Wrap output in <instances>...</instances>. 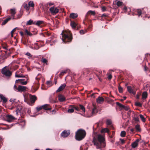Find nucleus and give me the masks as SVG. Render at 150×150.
Returning <instances> with one entry per match:
<instances>
[{
  "label": "nucleus",
  "mask_w": 150,
  "mask_h": 150,
  "mask_svg": "<svg viewBox=\"0 0 150 150\" xmlns=\"http://www.w3.org/2000/svg\"><path fill=\"white\" fill-rule=\"evenodd\" d=\"M105 139L104 137L101 135H99L98 136L97 139L93 138V143L94 145L96 146L97 149H100L101 148L102 143L103 144V147L105 146L104 143Z\"/></svg>",
  "instance_id": "nucleus-1"
},
{
  "label": "nucleus",
  "mask_w": 150,
  "mask_h": 150,
  "mask_svg": "<svg viewBox=\"0 0 150 150\" xmlns=\"http://www.w3.org/2000/svg\"><path fill=\"white\" fill-rule=\"evenodd\" d=\"M86 134V133L85 130L80 129L76 133V139L77 140L80 141L85 137Z\"/></svg>",
  "instance_id": "nucleus-2"
},
{
  "label": "nucleus",
  "mask_w": 150,
  "mask_h": 150,
  "mask_svg": "<svg viewBox=\"0 0 150 150\" xmlns=\"http://www.w3.org/2000/svg\"><path fill=\"white\" fill-rule=\"evenodd\" d=\"M62 41L64 42H69L72 40V37L71 34L69 32L66 31L62 32Z\"/></svg>",
  "instance_id": "nucleus-3"
},
{
  "label": "nucleus",
  "mask_w": 150,
  "mask_h": 150,
  "mask_svg": "<svg viewBox=\"0 0 150 150\" xmlns=\"http://www.w3.org/2000/svg\"><path fill=\"white\" fill-rule=\"evenodd\" d=\"M1 73L4 75L8 77L10 76L12 74V72L8 69L6 68V67L2 69Z\"/></svg>",
  "instance_id": "nucleus-4"
},
{
  "label": "nucleus",
  "mask_w": 150,
  "mask_h": 150,
  "mask_svg": "<svg viewBox=\"0 0 150 150\" xmlns=\"http://www.w3.org/2000/svg\"><path fill=\"white\" fill-rule=\"evenodd\" d=\"M29 98H30V102H29L28 100L26 99H25V101L28 104L30 105V103H35V101L37 100V97L34 95H29Z\"/></svg>",
  "instance_id": "nucleus-5"
},
{
  "label": "nucleus",
  "mask_w": 150,
  "mask_h": 150,
  "mask_svg": "<svg viewBox=\"0 0 150 150\" xmlns=\"http://www.w3.org/2000/svg\"><path fill=\"white\" fill-rule=\"evenodd\" d=\"M25 79H26V80L25 81H23V80H21V79L16 80V83H21L23 85H26L28 83V76H26Z\"/></svg>",
  "instance_id": "nucleus-6"
},
{
  "label": "nucleus",
  "mask_w": 150,
  "mask_h": 150,
  "mask_svg": "<svg viewBox=\"0 0 150 150\" xmlns=\"http://www.w3.org/2000/svg\"><path fill=\"white\" fill-rule=\"evenodd\" d=\"M6 121L8 122H11L14 120L15 118L12 115H6Z\"/></svg>",
  "instance_id": "nucleus-7"
},
{
  "label": "nucleus",
  "mask_w": 150,
  "mask_h": 150,
  "mask_svg": "<svg viewBox=\"0 0 150 150\" xmlns=\"http://www.w3.org/2000/svg\"><path fill=\"white\" fill-rule=\"evenodd\" d=\"M27 88L25 86H18V92H22L26 91Z\"/></svg>",
  "instance_id": "nucleus-8"
},
{
  "label": "nucleus",
  "mask_w": 150,
  "mask_h": 150,
  "mask_svg": "<svg viewBox=\"0 0 150 150\" xmlns=\"http://www.w3.org/2000/svg\"><path fill=\"white\" fill-rule=\"evenodd\" d=\"M7 57V55L6 54H2L0 56V64L3 63Z\"/></svg>",
  "instance_id": "nucleus-9"
},
{
  "label": "nucleus",
  "mask_w": 150,
  "mask_h": 150,
  "mask_svg": "<svg viewBox=\"0 0 150 150\" xmlns=\"http://www.w3.org/2000/svg\"><path fill=\"white\" fill-rule=\"evenodd\" d=\"M139 140V139H137L135 142H133L131 144L132 148H135L137 147L138 145V142Z\"/></svg>",
  "instance_id": "nucleus-10"
},
{
  "label": "nucleus",
  "mask_w": 150,
  "mask_h": 150,
  "mask_svg": "<svg viewBox=\"0 0 150 150\" xmlns=\"http://www.w3.org/2000/svg\"><path fill=\"white\" fill-rule=\"evenodd\" d=\"M50 11L53 14H56L58 12V9L54 7H51L50 8Z\"/></svg>",
  "instance_id": "nucleus-11"
},
{
  "label": "nucleus",
  "mask_w": 150,
  "mask_h": 150,
  "mask_svg": "<svg viewBox=\"0 0 150 150\" xmlns=\"http://www.w3.org/2000/svg\"><path fill=\"white\" fill-rule=\"evenodd\" d=\"M70 134L69 131L68 130H64L61 133V136L63 137H67Z\"/></svg>",
  "instance_id": "nucleus-12"
},
{
  "label": "nucleus",
  "mask_w": 150,
  "mask_h": 150,
  "mask_svg": "<svg viewBox=\"0 0 150 150\" xmlns=\"http://www.w3.org/2000/svg\"><path fill=\"white\" fill-rule=\"evenodd\" d=\"M96 101L98 103L102 104L104 102V99L102 97L99 96L96 99Z\"/></svg>",
  "instance_id": "nucleus-13"
},
{
  "label": "nucleus",
  "mask_w": 150,
  "mask_h": 150,
  "mask_svg": "<svg viewBox=\"0 0 150 150\" xmlns=\"http://www.w3.org/2000/svg\"><path fill=\"white\" fill-rule=\"evenodd\" d=\"M43 109L45 110H50L52 109L51 107L49 104H45L43 105Z\"/></svg>",
  "instance_id": "nucleus-14"
},
{
  "label": "nucleus",
  "mask_w": 150,
  "mask_h": 150,
  "mask_svg": "<svg viewBox=\"0 0 150 150\" xmlns=\"http://www.w3.org/2000/svg\"><path fill=\"white\" fill-rule=\"evenodd\" d=\"M127 91L128 92L130 93L135 94V92L132 89V87L130 86H128L127 87Z\"/></svg>",
  "instance_id": "nucleus-15"
},
{
  "label": "nucleus",
  "mask_w": 150,
  "mask_h": 150,
  "mask_svg": "<svg viewBox=\"0 0 150 150\" xmlns=\"http://www.w3.org/2000/svg\"><path fill=\"white\" fill-rule=\"evenodd\" d=\"M66 85L65 84H62L57 90V92H59L62 91L65 87Z\"/></svg>",
  "instance_id": "nucleus-16"
},
{
  "label": "nucleus",
  "mask_w": 150,
  "mask_h": 150,
  "mask_svg": "<svg viewBox=\"0 0 150 150\" xmlns=\"http://www.w3.org/2000/svg\"><path fill=\"white\" fill-rule=\"evenodd\" d=\"M23 14L21 10L20 11L19 13L17 14L16 16H13V19H18L21 17Z\"/></svg>",
  "instance_id": "nucleus-17"
},
{
  "label": "nucleus",
  "mask_w": 150,
  "mask_h": 150,
  "mask_svg": "<svg viewBox=\"0 0 150 150\" xmlns=\"http://www.w3.org/2000/svg\"><path fill=\"white\" fill-rule=\"evenodd\" d=\"M58 98L60 102H63L65 100V98L62 95H58Z\"/></svg>",
  "instance_id": "nucleus-18"
},
{
  "label": "nucleus",
  "mask_w": 150,
  "mask_h": 150,
  "mask_svg": "<svg viewBox=\"0 0 150 150\" xmlns=\"http://www.w3.org/2000/svg\"><path fill=\"white\" fill-rule=\"evenodd\" d=\"M97 112L96 110V108L95 106L94 107L93 109H92V115H91L86 116L87 117H90L92 116L93 115L95 114Z\"/></svg>",
  "instance_id": "nucleus-19"
},
{
  "label": "nucleus",
  "mask_w": 150,
  "mask_h": 150,
  "mask_svg": "<svg viewBox=\"0 0 150 150\" xmlns=\"http://www.w3.org/2000/svg\"><path fill=\"white\" fill-rule=\"evenodd\" d=\"M144 9H137L136 10V12L137 13V14L139 16H140L142 13H144Z\"/></svg>",
  "instance_id": "nucleus-20"
},
{
  "label": "nucleus",
  "mask_w": 150,
  "mask_h": 150,
  "mask_svg": "<svg viewBox=\"0 0 150 150\" xmlns=\"http://www.w3.org/2000/svg\"><path fill=\"white\" fill-rule=\"evenodd\" d=\"M74 106L73 105H71L70 108L67 110V112L69 113H72L74 111Z\"/></svg>",
  "instance_id": "nucleus-21"
},
{
  "label": "nucleus",
  "mask_w": 150,
  "mask_h": 150,
  "mask_svg": "<svg viewBox=\"0 0 150 150\" xmlns=\"http://www.w3.org/2000/svg\"><path fill=\"white\" fill-rule=\"evenodd\" d=\"M0 98L2 100L4 103H6L7 101V99L3 95L0 94Z\"/></svg>",
  "instance_id": "nucleus-22"
},
{
  "label": "nucleus",
  "mask_w": 150,
  "mask_h": 150,
  "mask_svg": "<svg viewBox=\"0 0 150 150\" xmlns=\"http://www.w3.org/2000/svg\"><path fill=\"white\" fill-rule=\"evenodd\" d=\"M11 17H9L4 20L2 23L1 24V25H5L9 21L11 20Z\"/></svg>",
  "instance_id": "nucleus-23"
},
{
  "label": "nucleus",
  "mask_w": 150,
  "mask_h": 150,
  "mask_svg": "<svg viewBox=\"0 0 150 150\" xmlns=\"http://www.w3.org/2000/svg\"><path fill=\"white\" fill-rule=\"evenodd\" d=\"M78 16V15L76 13H72L70 15V17L73 19L76 18Z\"/></svg>",
  "instance_id": "nucleus-24"
},
{
  "label": "nucleus",
  "mask_w": 150,
  "mask_h": 150,
  "mask_svg": "<svg viewBox=\"0 0 150 150\" xmlns=\"http://www.w3.org/2000/svg\"><path fill=\"white\" fill-rule=\"evenodd\" d=\"M10 11L11 16L13 18V16H15L14 15L16 13V9L14 8L11 9L10 10Z\"/></svg>",
  "instance_id": "nucleus-25"
},
{
  "label": "nucleus",
  "mask_w": 150,
  "mask_h": 150,
  "mask_svg": "<svg viewBox=\"0 0 150 150\" xmlns=\"http://www.w3.org/2000/svg\"><path fill=\"white\" fill-rule=\"evenodd\" d=\"M70 25L72 28L73 29H75L77 26L76 23L73 21H71L70 23Z\"/></svg>",
  "instance_id": "nucleus-26"
},
{
  "label": "nucleus",
  "mask_w": 150,
  "mask_h": 150,
  "mask_svg": "<svg viewBox=\"0 0 150 150\" xmlns=\"http://www.w3.org/2000/svg\"><path fill=\"white\" fill-rule=\"evenodd\" d=\"M147 97V93L146 92H144L143 93L142 96V99H145Z\"/></svg>",
  "instance_id": "nucleus-27"
},
{
  "label": "nucleus",
  "mask_w": 150,
  "mask_h": 150,
  "mask_svg": "<svg viewBox=\"0 0 150 150\" xmlns=\"http://www.w3.org/2000/svg\"><path fill=\"white\" fill-rule=\"evenodd\" d=\"M28 5L29 6V7H31L32 8H33L34 7V4L33 3V1H30L28 3Z\"/></svg>",
  "instance_id": "nucleus-28"
},
{
  "label": "nucleus",
  "mask_w": 150,
  "mask_h": 150,
  "mask_svg": "<svg viewBox=\"0 0 150 150\" xmlns=\"http://www.w3.org/2000/svg\"><path fill=\"white\" fill-rule=\"evenodd\" d=\"M35 22H33V21L30 20L26 23L27 25H30L32 24H35Z\"/></svg>",
  "instance_id": "nucleus-29"
},
{
  "label": "nucleus",
  "mask_w": 150,
  "mask_h": 150,
  "mask_svg": "<svg viewBox=\"0 0 150 150\" xmlns=\"http://www.w3.org/2000/svg\"><path fill=\"white\" fill-rule=\"evenodd\" d=\"M35 24L38 26H39L43 23V22L42 21H37L36 22L35 21Z\"/></svg>",
  "instance_id": "nucleus-30"
},
{
  "label": "nucleus",
  "mask_w": 150,
  "mask_h": 150,
  "mask_svg": "<svg viewBox=\"0 0 150 150\" xmlns=\"http://www.w3.org/2000/svg\"><path fill=\"white\" fill-rule=\"evenodd\" d=\"M109 130L107 128H105L102 129L101 130V132L102 133H105L107 132L108 133H109Z\"/></svg>",
  "instance_id": "nucleus-31"
},
{
  "label": "nucleus",
  "mask_w": 150,
  "mask_h": 150,
  "mask_svg": "<svg viewBox=\"0 0 150 150\" xmlns=\"http://www.w3.org/2000/svg\"><path fill=\"white\" fill-rule=\"evenodd\" d=\"M41 61L43 63L46 64H47L48 61L46 59L43 58L42 57V58Z\"/></svg>",
  "instance_id": "nucleus-32"
},
{
  "label": "nucleus",
  "mask_w": 150,
  "mask_h": 150,
  "mask_svg": "<svg viewBox=\"0 0 150 150\" xmlns=\"http://www.w3.org/2000/svg\"><path fill=\"white\" fill-rule=\"evenodd\" d=\"M139 116L142 120V121L143 122H145L146 121V119L144 117L143 115L141 114L139 115Z\"/></svg>",
  "instance_id": "nucleus-33"
},
{
  "label": "nucleus",
  "mask_w": 150,
  "mask_h": 150,
  "mask_svg": "<svg viewBox=\"0 0 150 150\" xmlns=\"http://www.w3.org/2000/svg\"><path fill=\"white\" fill-rule=\"evenodd\" d=\"M67 70H65L62 71L59 74V76H63L67 73Z\"/></svg>",
  "instance_id": "nucleus-34"
},
{
  "label": "nucleus",
  "mask_w": 150,
  "mask_h": 150,
  "mask_svg": "<svg viewBox=\"0 0 150 150\" xmlns=\"http://www.w3.org/2000/svg\"><path fill=\"white\" fill-rule=\"evenodd\" d=\"M79 107L81 110L83 112H85V107L81 105H79Z\"/></svg>",
  "instance_id": "nucleus-35"
},
{
  "label": "nucleus",
  "mask_w": 150,
  "mask_h": 150,
  "mask_svg": "<svg viewBox=\"0 0 150 150\" xmlns=\"http://www.w3.org/2000/svg\"><path fill=\"white\" fill-rule=\"evenodd\" d=\"M122 2L120 1H117L116 3V5L118 6H121L122 5Z\"/></svg>",
  "instance_id": "nucleus-36"
},
{
  "label": "nucleus",
  "mask_w": 150,
  "mask_h": 150,
  "mask_svg": "<svg viewBox=\"0 0 150 150\" xmlns=\"http://www.w3.org/2000/svg\"><path fill=\"white\" fill-rule=\"evenodd\" d=\"M126 134V132L124 131H122L120 134V136L122 137H125Z\"/></svg>",
  "instance_id": "nucleus-37"
},
{
  "label": "nucleus",
  "mask_w": 150,
  "mask_h": 150,
  "mask_svg": "<svg viewBox=\"0 0 150 150\" xmlns=\"http://www.w3.org/2000/svg\"><path fill=\"white\" fill-rule=\"evenodd\" d=\"M87 13L88 14L94 15L95 14V12L94 11H88Z\"/></svg>",
  "instance_id": "nucleus-38"
},
{
  "label": "nucleus",
  "mask_w": 150,
  "mask_h": 150,
  "mask_svg": "<svg viewBox=\"0 0 150 150\" xmlns=\"http://www.w3.org/2000/svg\"><path fill=\"white\" fill-rule=\"evenodd\" d=\"M43 105H42V106H38L36 108L37 110L38 111H40V110H42V109H43Z\"/></svg>",
  "instance_id": "nucleus-39"
},
{
  "label": "nucleus",
  "mask_w": 150,
  "mask_h": 150,
  "mask_svg": "<svg viewBox=\"0 0 150 150\" xmlns=\"http://www.w3.org/2000/svg\"><path fill=\"white\" fill-rule=\"evenodd\" d=\"M135 128L138 131H141L140 126L139 125H136Z\"/></svg>",
  "instance_id": "nucleus-40"
},
{
  "label": "nucleus",
  "mask_w": 150,
  "mask_h": 150,
  "mask_svg": "<svg viewBox=\"0 0 150 150\" xmlns=\"http://www.w3.org/2000/svg\"><path fill=\"white\" fill-rule=\"evenodd\" d=\"M15 76L16 77H24L25 76L24 75H18L17 72H16L15 74Z\"/></svg>",
  "instance_id": "nucleus-41"
},
{
  "label": "nucleus",
  "mask_w": 150,
  "mask_h": 150,
  "mask_svg": "<svg viewBox=\"0 0 150 150\" xmlns=\"http://www.w3.org/2000/svg\"><path fill=\"white\" fill-rule=\"evenodd\" d=\"M107 125H110L112 123V122L111 120L109 119H108L106 121Z\"/></svg>",
  "instance_id": "nucleus-42"
},
{
  "label": "nucleus",
  "mask_w": 150,
  "mask_h": 150,
  "mask_svg": "<svg viewBox=\"0 0 150 150\" xmlns=\"http://www.w3.org/2000/svg\"><path fill=\"white\" fill-rule=\"evenodd\" d=\"M116 104L117 105L119 106L120 108H123V107H124V105H123L122 104L118 102H117Z\"/></svg>",
  "instance_id": "nucleus-43"
},
{
  "label": "nucleus",
  "mask_w": 150,
  "mask_h": 150,
  "mask_svg": "<svg viewBox=\"0 0 150 150\" xmlns=\"http://www.w3.org/2000/svg\"><path fill=\"white\" fill-rule=\"evenodd\" d=\"M24 8L26 10L28 11L29 9V6L28 5V4H25V5L24 6Z\"/></svg>",
  "instance_id": "nucleus-44"
},
{
  "label": "nucleus",
  "mask_w": 150,
  "mask_h": 150,
  "mask_svg": "<svg viewBox=\"0 0 150 150\" xmlns=\"http://www.w3.org/2000/svg\"><path fill=\"white\" fill-rule=\"evenodd\" d=\"M135 104L136 106L139 107H141L142 105V104L139 102L135 103Z\"/></svg>",
  "instance_id": "nucleus-45"
},
{
  "label": "nucleus",
  "mask_w": 150,
  "mask_h": 150,
  "mask_svg": "<svg viewBox=\"0 0 150 150\" xmlns=\"http://www.w3.org/2000/svg\"><path fill=\"white\" fill-rule=\"evenodd\" d=\"M25 33L28 35H31V33L27 29L25 30Z\"/></svg>",
  "instance_id": "nucleus-46"
},
{
  "label": "nucleus",
  "mask_w": 150,
  "mask_h": 150,
  "mask_svg": "<svg viewBox=\"0 0 150 150\" xmlns=\"http://www.w3.org/2000/svg\"><path fill=\"white\" fill-rule=\"evenodd\" d=\"M119 91L120 93H122L123 92V88H122L119 86L118 87Z\"/></svg>",
  "instance_id": "nucleus-47"
},
{
  "label": "nucleus",
  "mask_w": 150,
  "mask_h": 150,
  "mask_svg": "<svg viewBox=\"0 0 150 150\" xmlns=\"http://www.w3.org/2000/svg\"><path fill=\"white\" fill-rule=\"evenodd\" d=\"M16 114L18 115L19 113L21 112V110L19 109H17L16 110Z\"/></svg>",
  "instance_id": "nucleus-48"
},
{
  "label": "nucleus",
  "mask_w": 150,
  "mask_h": 150,
  "mask_svg": "<svg viewBox=\"0 0 150 150\" xmlns=\"http://www.w3.org/2000/svg\"><path fill=\"white\" fill-rule=\"evenodd\" d=\"M13 88H14V90L15 91H17V92L18 91V87H17L16 86V85H15L14 86Z\"/></svg>",
  "instance_id": "nucleus-49"
},
{
  "label": "nucleus",
  "mask_w": 150,
  "mask_h": 150,
  "mask_svg": "<svg viewBox=\"0 0 150 150\" xmlns=\"http://www.w3.org/2000/svg\"><path fill=\"white\" fill-rule=\"evenodd\" d=\"M123 108L125 110H129V108L128 106H125V105H124V107H123Z\"/></svg>",
  "instance_id": "nucleus-50"
},
{
  "label": "nucleus",
  "mask_w": 150,
  "mask_h": 150,
  "mask_svg": "<svg viewBox=\"0 0 150 150\" xmlns=\"http://www.w3.org/2000/svg\"><path fill=\"white\" fill-rule=\"evenodd\" d=\"M134 120L137 122H139V118L137 117H134Z\"/></svg>",
  "instance_id": "nucleus-51"
},
{
  "label": "nucleus",
  "mask_w": 150,
  "mask_h": 150,
  "mask_svg": "<svg viewBox=\"0 0 150 150\" xmlns=\"http://www.w3.org/2000/svg\"><path fill=\"white\" fill-rule=\"evenodd\" d=\"M47 83L48 85L50 86L51 85L52 83L50 81H47Z\"/></svg>",
  "instance_id": "nucleus-52"
},
{
  "label": "nucleus",
  "mask_w": 150,
  "mask_h": 150,
  "mask_svg": "<svg viewBox=\"0 0 150 150\" xmlns=\"http://www.w3.org/2000/svg\"><path fill=\"white\" fill-rule=\"evenodd\" d=\"M41 77V75L39 74H38L37 77H36V79H37L38 80L39 79H40V77Z\"/></svg>",
  "instance_id": "nucleus-53"
},
{
  "label": "nucleus",
  "mask_w": 150,
  "mask_h": 150,
  "mask_svg": "<svg viewBox=\"0 0 150 150\" xmlns=\"http://www.w3.org/2000/svg\"><path fill=\"white\" fill-rule=\"evenodd\" d=\"M2 138L0 137V148L1 147L2 145Z\"/></svg>",
  "instance_id": "nucleus-54"
},
{
  "label": "nucleus",
  "mask_w": 150,
  "mask_h": 150,
  "mask_svg": "<svg viewBox=\"0 0 150 150\" xmlns=\"http://www.w3.org/2000/svg\"><path fill=\"white\" fill-rule=\"evenodd\" d=\"M112 78V75L111 74L109 75L108 76V78L109 80H110Z\"/></svg>",
  "instance_id": "nucleus-55"
},
{
  "label": "nucleus",
  "mask_w": 150,
  "mask_h": 150,
  "mask_svg": "<svg viewBox=\"0 0 150 150\" xmlns=\"http://www.w3.org/2000/svg\"><path fill=\"white\" fill-rule=\"evenodd\" d=\"M52 98H50V103H55V102L54 100H52Z\"/></svg>",
  "instance_id": "nucleus-56"
},
{
  "label": "nucleus",
  "mask_w": 150,
  "mask_h": 150,
  "mask_svg": "<svg viewBox=\"0 0 150 150\" xmlns=\"http://www.w3.org/2000/svg\"><path fill=\"white\" fill-rule=\"evenodd\" d=\"M102 10L103 11H104L106 10V7L104 6H103L102 7Z\"/></svg>",
  "instance_id": "nucleus-57"
},
{
  "label": "nucleus",
  "mask_w": 150,
  "mask_h": 150,
  "mask_svg": "<svg viewBox=\"0 0 150 150\" xmlns=\"http://www.w3.org/2000/svg\"><path fill=\"white\" fill-rule=\"evenodd\" d=\"M74 110H75L78 111H79V109L78 107H75L74 106Z\"/></svg>",
  "instance_id": "nucleus-58"
},
{
  "label": "nucleus",
  "mask_w": 150,
  "mask_h": 150,
  "mask_svg": "<svg viewBox=\"0 0 150 150\" xmlns=\"http://www.w3.org/2000/svg\"><path fill=\"white\" fill-rule=\"evenodd\" d=\"M26 55H27L29 56L30 57H32V55H31V54H30V53H29V52H27L26 54Z\"/></svg>",
  "instance_id": "nucleus-59"
},
{
  "label": "nucleus",
  "mask_w": 150,
  "mask_h": 150,
  "mask_svg": "<svg viewBox=\"0 0 150 150\" xmlns=\"http://www.w3.org/2000/svg\"><path fill=\"white\" fill-rule=\"evenodd\" d=\"M80 33L81 34H84L85 33V32L83 30H81L80 31Z\"/></svg>",
  "instance_id": "nucleus-60"
},
{
  "label": "nucleus",
  "mask_w": 150,
  "mask_h": 150,
  "mask_svg": "<svg viewBox=\"0 0 150 150\" xmlns=\"http://www.w3.org/2000/svg\"><path fill=\"white\" fill-rule=\"evenodd\" d=\"M120 140L121 142V143L122 144H123L125 142V140H124V139H120Z\"/></svg>",
  "instance_id": "nucleus-61"
},
{
  "label": "nucleus",
  "mask_w": 150,
  "mask_h": 150,
  "mask_svg": "<svg viewBox=\"0 0 150 150\" xmlns=\"http://www.w3.org/2000/svg\"><path fill=\"white\" fill-rule=\"evenodd\" d=\"M15 100V99H11L10 100V101L11 102H14Z\"/></svg>",
  "instance_id": "nucleus-62"
},
{
  "label": "nucleus",
  "mask_w": 150,
  "mask_h": 150,
  "mask_svg": "<svg viewBox=\"0 0 150 150\" xmlns=\"http://www.w3.org/2000/svg\"><path fill=\"white\" fill-rule=\"evenodd\" d=\"M16 28H14L11 32V33H13L15 31Z\"/></svg>",
  "instance_id": "nucleus-63"
},
{
  "label": "nucleus",
  "mask_w": 150,
  "mask_h": 150,
  "mask_svg": "<svg viewBox=\"0 0 150 150\" xmlns=\"http://www.w3.org/2000/svg\"><path fill=\"white\" fill-rule=\"evenodd\" d=\"M53 4L51 3H49L47 4V5H49V6H51Z\"/></svg>",
  "instance_id": "nucleus-64"
}]
</instances>
